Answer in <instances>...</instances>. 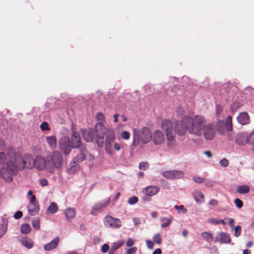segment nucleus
<instances>
[{"label": "nucleus", "mask_w": 254, "mask_h": 254, "mask_svg": "<svg viewBox=\"0 0 254 254\" xmlns=\"http://www.w3.org/2000/svg\"><path fill=\"white\" fill-rule=\"evenodd\" d=\"M201 118L197 117L196 115L191 117L185 116L182 117L180 121L175 123V128L174 125L170 120H164L162 122L161 128L166 133L167 138L169 141L175 139L176 133L179 135H184L187 131L192 135L200 134Z\"/></svg>", "instance_id": "f257e3e1"}, {"label": "nucleus", "mask_w": 254, "mask_h": 254, "mask_svg": "<svg viewBox=\"0 0 254 254\" xmlns=\"http://www.w3.org/2000/svg\"><path fill=\"white\" fill-rule=\"evenodd\" d=\"M14 154V150L12 148L7 149L6 154L0 152V164L2 166L6 164V167L1 169L0 176L8 182L12 181V176L19 170L12 157Z\"/></svg>", "instance_id": "f03ea898"}, {"label": "nucleus", "mask_w": 254, "mask_h": 254, "mask_svg": "<svg viewBox=\"0 0 254 254\" xmlns=\"http://www.w3.org/2000/svg\"><path fill=\"white\" fill-rule=\"evenodd\" d=\"M197 117L201 118V123H200V132L199 134L194 135V136L200 137L203 135L204 138L206 140H212L214 138L216 131L214 125L212 123L207 124L206 119L201 115H196Z\"/></svg>", "instance_id": "7ed1b4c3"}, {"label": "nucleus", "mask_w": 254, "mask_h": 254, "mask_svg": "<svg viewBox=\"0 0 254 254\" xmlns=\"http://www.w3.org/2000/svg\"><path fill=\"white\" fill-rule=\"evenodd\" d=\"M12 157L19 170L24 168L31 169L34 167V160L29 154H26L22 157L19 154L14 151Z\"/></svg>", "instance_id": "20e7f679"}, {"label": "nucleus", "mask_w": 254, "mask_h": 254, "mask_svg": "<svg viewBox=\"0 0 254 254\" xmlns=\"http://www.w3.org/2000/svg\"><path fill=\"white\" fill-rule=\"evenodd\" d=\"M152 138L150 130L148 127H143L140 130L133 129V144L135 145L136 141L137 143L141 142L145 144L149 142Z\"/></svg>", "instance_id": "39448f33"}, {"label": "nucleus", "mask_w": 254, "mask_h": 254, "mask_svg": "<svg viewBox=\"0 0 254 254\" xmlns=\"http://www.w3.org/2000/svg\"><path fill=\"white\" fill-rule=\"evenodd\" d=\"M216 127L218 131L220 134H223L226 131H230L232 130V117L229 116L226 121L219 120L218 121Z\"/></svg>", "instance_id": "423d86ee"}, {"label": "nucleus", "mask_w": 254, "mask_h": 254, "mask_svg": "<svg viewBox=\"0 0 254 254\" xmlns=\"http://www.w3.org/2000/svg\"><path fill=\"white\" fill-rule=\"evenodd\" d=\"M107 136L105 140V148L109 154H113L112 142L116 138L115 131L113 129L109 128L107 129Z\"/></svg>", "instance_id": "0eeeda50"}, {"label": "nucleus", "mask_w": 254, "mask_h": 254, "mask_svg": "<svg viewBox=\"0 0 254 254\" xmlns=\"http://www.w3.org/2000/svg\"><path fill=\"white\" fill-rule=\"evenodd\" d=\"M159 191V188L157 186H149L145 187L142 192L144 195L142 199L145 201H149L151 200V196L156 194Z\"/></svg>", "instance_id": "6e6552de"}, {"label": "nucleus", "mask_w": 254, "mask_h": 254, "mask_svg": "<svg viewBox=\"0 0 254 254\" xmlns=\"http://www.w3.org/2000/svg\"><path fill=\"white\" fill-rule=\"evenodd\" d=\"M34 167L39 170L46 169L49 172L52 171V167L50 162H48V161L46 162L45 159L40 156H38L34 160Z\"/></svg>", "instance_id": "1a4fd4ad"}, {"label": "nucleus", "mask_w": 254, "mask_h": 254, "mask_svg": "<svg viewBox=\"0 0 254 254\" xmlns=\"http://www.w3.org/2000/svg\"><path fill=\"white\" fill-rule=\"evenodd\" d=\"M48 161L52 167L59 168H60L63 164L62 156L61 153L58 151H55L53 152L51 159Z\"/></svg>", "instance_id": "9d476101"}, {"label": "nucleus", "mask_w": 254, "mask_h": 254, "mask_svg": "<svg viewBox=\"0 0 254 254\" xmlns=\"http://www.w3.org/2000/svg\"><path fill=\"white\" fill-rule=\"evenodd\" d=\"M59 148L64 155H68L71 151V144L69 138L64 136L60 138L59 142Z\"/></svg>", "instance_id": "9b49d317"}, {"label": "nucleus", "mask_w": 254, "mask_h": 254, "mask_svg": "<svg viewBox=\"0 0 254 254\" xmlns=\"http://www.w3.org/2000/svg\"><path fill=\"white\" fill-rule=\"evenodd\" d=\"M104 222L106 225H109L112 228H119L121 226V221L120 219L114 218L110 215L104 218Z\"/></svg>", "instance_id": "f8f14e48"}, {"label": "nucleus", "mask_w": 254, "mask_h": 254, "mask_svg": "<svg viewBox=\"0 0 254 254\" xmlns=\"http://www.w3.org/2000/svg\"><path fill=\"white\" fill-rule=\"evenodd\" d=\"M215 241L220 244H229L231 240L229 234L225 232H218L215 237Z\"/></svg>", "instance_id": "ddd939ff"}, {"label": "nucleus", "mask_w": 254, "mask_h": 254, "mask_svg": "<svg viewBox=\"0 0 254 254\" xmlns=\"http://www.w3.org/2000/svg\"><path fill=\"white\" fill-rule=\"evenodd\" d=\"M110 200L108 198L101 202L97 203L94 204L91 211V214L94 215H96L98 212H101L107 207L110 203Z\"/></svg>", "instance_id": "4468645a"}, {"label": "nucleus", "mask_w": 254, "mask_h": 254, "mask_svg": "<svg viewBox=\"0 0 254 254\" xmlns=\"http://www.w3.org/2000/svg\"><path fill=\"white\" fill-rule=\"evenodd\" d=\"M235 142L239 145L245 146L248 144V133L247 132L238 133L235 136Z\"/></svg>", "instance_id": "2eb2a0df"}, {"label": "nucleus", "mask_w": 254, "mask_h": 254, "mask_svg": "<svg viewBox=\"0 0 254 254\" xmlns=\"http://www.w3.org/2000/svg\"><path fill=\"white\" fill-rule=\"evenodd\" d=\"M96 136L99 139H103L106 133H107V129L102 122L97 123L95 126Z\"/></svg>", "instance_id": "dca6fc26"}, {"label": "nucleus", "mask_w": 254, "mask_h": 254, "mask_svg": "<svg viewBox=\"0 0 254 254\" xmlns=\"http://www.w3.org/2000/svg\"><path fill=\"white\" fill-rule=\"evenodd\" d=\"M152 137L154 144L156 145L161 144L165 140V136L163 133L158 129L154 131Z\"/></svg>", "instance_id": "f3484780"}, {"label": "nucleus", "mask_w": 254, "mask_h": 254, "mask_svg": "<svg viewBox=\"0 0 254 254\" xmlns=\"http://www.w3.org/2000/svg\"><path fill=\"white\" fill-rule=\"evenodd\" d=\"M70 143L72 148H76L79 147L81 144V139L79 134L77 132H72Z\"/></svg>", "instance_id": "a211bd4d"}, {"label": "nucleus", "mask_w": 254, "mask_h": 254, "mask_svg": "<svg viewBox=\"0 0 254 254\" xmlns=\"http://www.w3.org/2000/svg\"><path fill=\"white\" fill-rule=\"evenodd\" d=\"M238 122L242 125L249 124L250 120L248 114L246 112H242L237 118Z\"/></svg>", "instance_id": "6ab92c4d"}, {"label": "nucleus", "mask_w": 254, "mask_h": 254, "mask_svg": "<svg viewBox=\"0 0 254 254\" xmlns=\"http://www.w3.org/2000/svg\"><path fill=\"white\" fill-rule=\"evenodd\" d=\"M60 238L59 237H56L50 243L45 245L44 246V249L47 251L55 249L58 246L60 242Z\"/></svg>", "instance_id": "aec40b11"}, {"label": "nucleus", "mask_w": 254, "mask_h": 254, "mask_svg": "<svg viewBox=\"0 0 254 254\" xmlns=\"http://www.w3.org/2000/svg\"><path fill=\"white\" fill-rule=\"evenodd\" d=\"M83 138L87 142H91L93 140L94 135L91 129L81 130Z\"/></svg>", "instance_id": "412c9836"}, {"label": "nucleus", "mask_w": 254, "mask_h": 254, "mask_svg": "<svg viewBox=\"0 0 254 254\" xmlns=\"http://www.w3.org/2000/svg\"><path fill=\"white\" fill-rule=\"evenodd\" d=\"M64 213L66 220L70 221L75 216L76 211L74 208L69 207L64 210Z\"/></svg>", "instance_id": "4be33fe9"}, {"label": "nucleus", "mask_w": 254, "mask_h": 254, "mask_svg": "<svg viewBox=\"0 0 254 254\" xmlns=\"http://www.w3.org/2000/svg\"><path fill=\"white\" fill-rule=\"evenodd\" d=\"M28 210L30 215H36L39 210L38 204L37 203H29L28 206Z\"/></svg>", "instance_id": "5701e85b"}, {"label": "nucleus", "mask_w": 254, "mask_h": 254, "mask_svg": "<svg viewBox=\"0 0 254 254\" xmlns=\"http://www.w3.org/2000/svg\"><path fill=\"white\" fill-rule=\"evenodd\" d=\"M58 210V206L55 202H52L48 208L46 210L47 215L53 214L56 213Z\"/></svg>", "instance_id": "b1692460"}, {"label": "nucleus", "mask_w": 254, "mask_h": 254, "mask_svg": "<svg viewBox=\"0 0 254 254\" xmlns=\"http://www.w3.org/2000/svg\"><path fill=\"white\" fill-rule=\"evenodd\" d=\"M46 140L48 144L52 149H54L57 147V139L55 136H48L46 138Z\"/></svg>", "instance_id": "393cba45"}, {"label": "nucleus", "mask_w": 254, "mask_h": 254, "mask_svg": "<svg viewBox=\"0 0 254 254\" xmlns=\"http://www.w3.org/2000/svg\"><path fill=\"white\" fill-rule=\"evenodd\" d=\"M2 223L0 225V238H1L6 233L7 229V220L3 218L2 220Z\"/></svg>", "instance_id": "a878e982"}, {"label": "nucleus", "mask_w": 254, "mask_h": 254, "mask_svg": "<svg viewBox=\"0 0 254 254\" xmlns=\"http://www.w3.org/2000/svg\"><path fill=\"white\" fill-rule=\"evenodd\" d=\"M21 243L28 249H31L33 247V244L31 240L27 237H24L20 240Z\"/></svg>", "instance_id": "bb28decb"}, {"label": "nucleus", "mask_w": 254, "mask_h": 254, "mask_svg": "<svg viewBox=\"0 0 254 254\" xmlns=\"http://www.w3.org/2000/svg\"><path fill=\"white\" fill-rule=\"evenodd\" d=\"M173 220V217L170 216V217H161L160 221L163 223L161 224L162 228H165L168 227L171 223Z\"/></svg>", "instance_id": "cd10ccee"}, {"label": "nucleus", "mask_w": 254, "mask_h": 254, "mask_svg": "<svg viewBox=\"0 0 254 254\" xmlns=\"http://www.w3.org/2000/svg\"><path fill=\"white\" fill-rule=\"evenodd\" d=\"M201 237L208 243H211L213 239L212 233L208 232H203L201 234Z\"/></svg>", "instance_id": "c85d7f7f"}, {"label": "nucleus", "mask_w": 254, "mask_h": 254, "mask_svg": "<svg viewBox=\"0 0 254 254\" xmlns=\"http://www.w3.org/2000/svg\"><path fill=\"white\" fill-rule=\"evenodd\" d=\"M250 188L247 185L239 186L237 188V191L240 194L248 193L250 191Z\"/></svg>", "instance_id": "c756f323"}, {"label": "nucleus", "mask_w": 254, "mask_h": 254, "mask_svg": "<svg viewBox=\"0 0 254 254\" xmlns=\"http://www.w3.org/2000/svg\"><path fill=\"white\" fill-rule=\"evenodd\" d=\"M172 172L173 180L182 178L184 175V172L182 171L174 170H172Z\"/></svg>", "instance_id": "7c9ffc66"}, {"label": "nucleus", "mask_w": 254, "mask_h": 254, "mask_svg": "<svg viewBox=\"0 0 254 254\" xmlns=\"http://www.w3.org/2000/svg\"><path fill=\"white\" fill-rule=\"evenodd\" d=\"M31 231L30 226L28 224H23L21 227V232L24 234H27Z\"/></svg>", "instance_id": "2f4dec72"}, {"label": "nucleus", "mask_w": 254, "mask_h": 254, "mask_svg": "<svg viewBox=\"0 0 254 254\" xmlns=\"http://www.w3.org/2000/svg\"><path fill=\"white\" fill-rule=\"evenodd\" d=\"M125 243V240H122L118 241L114 243L112 245L111 248H113V250H115V251L120 248L121 247H122Z\"/></svg>", "instance_id": "473e14b6"}, {"label": "nucleus", "mask_w": 254, "mask_h": 254, "mask_svg": "<svg viewBox=\"0 0 254 254\" xmlns=\"http://www.w3.org/2000/svg\"><path fill=\"white\" fill-rule=\"evenodd\" d=\"M32 224L34 229L39 230L40 228V219L38 218H35L33 219Z\"/></svg>", "instance_id": "72a5a7b5"}, {"label": "nucleus", "mask_w": 254, "mask_h": 254, "mask_svg": "<svg viewBox=\"0 0 254 254\" xmlns=\"http://www.w3.org/2000/svg\"><path fill=\"white\" fill-rule=\"evenodd\" d=\"M153 243L160 245L162 243V238L160 234L157 233L153 237Z\"/></svg>", "instance_id": "f704fd0d"}, {"label": "nucleus", "mask_w": 254, "mask_h": 254, "mask_svg": "<svg viewBox=\"0 0 254 254\" xmlns=\"http://www.w3.org/2000/svg\"><path fill=\"white\" fill-rule=\"evenodd\" d=\"M248 144L254 146V130L250 133H248Z\"/></svg>", "instance_id": "c9c22d12"}, {"label": "nucleus", "mask_w": 254, "mask_h": 254, "mask_svg": "<svg viewBox=\"0 0 254 254\" xmlns=\"http://www.w3.org/2000/svg\"><path fill=\"white\" fill-rule=\"evenodd\" d=\"M162 175L166 179L173 180L172 170L164 171Z\"/></svg>", "instance_id": "e433bc0d"}, {"label": "nucleus", "mask_w": 254, "mask_h": 254, "mask_svg": "<svg viewBox=\"0 0 254 254\" xmlns=\"http://www.w3.org/2000/svg\"><path fill=\"white\" fill-rule=\"evenodd\" d=\"M85 156L83 153L79 154L74 159V162H80L82 161L85 159Z\"/></svg>", "instance_id": "4c0bfd02"}, {"label": "nucleus", "mask_w": 254, "mask_h": 254, "mask_svg": "<svg viewBox=\"0 0 254 254\" xmlns=\"http://www.w3.org/2000/svg\"><path fill=\"white\" fill-rule=\"evenodd\" d=\"M138 201L137 197L133 196L128 198L127 202L130 205H134Z\"/></svg>", "instance_id": "58836bf2"}, {"label": "nucleus", "mask_w": 254, "mask_h": 254, "mask_svg": "<svg viewBox=\"0 0 254 254\" xmlns=\"http://www.w3.org/2000/svg\"><path fill=\"white\" fill-rule=\"evenodd\" d=\"M204 197V195L201 192L197 191L194 196V199L196 202H199L200 199H203Z\"/></svg>", "instance_id": "ea45409f"}, {"label": "nucleus", "mask_w": 254, "mask_h": 254, "mask_svg": "<svg viewBox=\"0 0 254 254\" xmlns=\"http://www.w3.org/2000/svg\"><path fill=\"white\" fill-rule=\"evenodd\" d=\"M149 167L148 163L147 162H142L139 163L138 168L140 170H146Z\"/></svg>", "instance_id": "a19ab883"}, {"label": "nucleus", "mask_w": 254, "mask_h": 254, "mask_svg": "<svg viewBox=\"0 0 254 254\" xmlns=\"http://www.w3.org/2000/svg\"><path fill=\"white\" fill-rule=\"evenodd\" d=\"M193 180L196 183L200 184L204 182L205 181V179L200 177L195 176L193 177Z\"/></svg>", "instance_id": "79ce46f5"}, {"label": "nucleus", "mask_w": 254, "mask_h": 254, "mask_svg": "<svg viewBox=\"0 0 254 254\" xmlns=\"http://www.w3.org/2000/svg\"><path fill=\"white\" fill-rule=\"evenodd\" d=\"M174 207L176 209L178 210V212L181 211L184 214L187 212V209L183 205H181L180 206L175 205Z\"/></svg>", "instance_id": "37998d69"}, {"label": "nucleus", "mask_w": 254, "mask_h": 254, "mask_svg": "<svg viewBox=\"0 0 254 254\" xmlns=\"http://www.w3.org/2000/svg\"><path fill=\"white\" fill-rule=\"evenodd\" d=\"M121 136L123 139L127 140L129 138L130 133L127 131H124L121 133Z\"/></svg>", "instance_id": "c03bdc74"}, {"label": "nucleus", "mask_w": 254, "mask_h": 254, "mask_svg": "<svg viewBox=\"0 0 254 254\" xmlns=\"http://www.w3.org/2000/svg\"><path fill=\"white\" fill-rule=\"evenodd\" d=\"M234 231H235L234 236L236 237H238L241 234V227L239 225L237 226L235 228Z\"/></svg>", "instance_id": "a18cd8bd"}, {"label": "nucleus", "mask_w": 254, "mask_h": 254, "mask_svg": "<svg viewBox=\"0 0 254 254\" xmlns=\"http://www.w3.org/2000/svg\"><path fill=\"white\" fill-rule=\"evenodd\" d=\"M219 163L222 167H226L229 165V161L226 158H223L220 160Z\"/></svg>", "instance_id": "49530a36"}, {"label": "nucleus", "mask_w": 254, "mask_h": 254, "mask_svg": "<svg viewBox=\"0 0 254 254\" xmlns=\"http://www.w3.org/2000/svg\"><path fill=\"white\" fill-rule=\"evenodd\" d=\"M234 202H235V204L236 205V206L238 208H241L243 206V201L239 198H236L235 201H234Z\"/></svg>", "instance_id": "de8ad7c7"}, {"label": "nucleus", "mask_w": 254, "mask_h": 254, "mask_svg": "<svg viewBox=\"0 0 254 254\" xmlns=\"http://www.w3.org/2000/svg\"><path fill=\"white\" fill-rule=\"evenodd\" d=\"M222 111V107L220 106L216 105V115L217 118H219L220 116V114Z\"/></svg>", "instance_id": "09e8293b"}, {"label": "nucleus", "mask_w": 254, "mask_h": 254, "mask_svg": "<svg viewBox=\"0 0 254 254\" xmlns=\"http://www.w3.org/2000/svg\"><path fill=\"white\" fill-rule=\"evenodd\" d=\"M79 169V167L77 165L71 166L70 168L67 169V171L69 173H72L76 172Z\"/></svg>", "instance_id": "8fccbe9b"}, {"label": "nucleus", "mask_w": 254, "mask_h": 254, "mask_svg": "<svg viewBox=\"0 0 254 254\" xmlns=\"http://www.w3.org/2000/svg\"><path fill=\"white\" fill-rule=\"evenodd\" d=\"M137 251L136 247H131L127 250L126 254H134Z\"/></svg>", "instance_id": "3c124183"}, {"label": "nucleus", "mask_w": 254, "mask_h": 254, "mask_svg": "<svg viewBox=\"0 0 254 254\" xmlns=\"http://www.w3.org/2000/svg\"><path fill=\"white\" fill-rule=\"evenodd\" d=\"M113 148H114L115 150L119 151L121 150V148H123V147L121 143L118 142H114Z\"/></svg>", "instance_id": "603ef678"}, {"label": "nucleus", "mask_w": 254, "mask_h": 254, "mask_svg": "<svg viewBox=\"0 0 254 254\" xmlns=\"http://www.w3.org/2000/svg\"><path fill=\"white\" fill-rule=\"evenodd\" d=\"M134 244V241L132 238H128L126 242V246L127 247H131Z\"/></svg>", "instance_id": "864d4df0"}, {"label": "nucleus", "mask_w": 254, "mask_h": 254, "mask_svg": "<svg viewBox=\"0 0 254 254\" xmlns=\"http://www.w3.org/2000/svg\"><path fill=\"white\" fill-rule=\"evenodd\" d=\"M40 128L42 130H48L49 129V128L48 127V124L46 122H43L40 125Z\"/></svg>", "instance_id": "5fc2aeb1"}, {"label": "nucleus", "mask_w": 254, "mask_h": 254, "mask_svg": "<svg viewBox=\"0 0 254 254\" xmlns=\"http://www.w3.org/2000/svg\"><path fill=\"white\" fill-rule=\"evenodd\" d=\"M96 119L99 122H102V121H104V116L103 114L101 113H99L96 115Z\"/></svg>", "instance_id": "6e6d98bb"}, {"label": "nucleus", "mask_w": 254, "mask_h": 254, "mask_svg": "<svg viewBox=\"0 0 254 254\" xmlns=\"http://www.w3.org/2000/svg\"><path fill=\"white\" fill-rule=\"evenodd\" d=\"M146 245L148 249H152L154 247V243L150 240H147L146 241Z\"/></svg>", "instance_id": "4d7b16f0"}, {"label": "nucleus", "mask_w": 254, "mask_h": 254, "mask_svg": "<svg viewBox=\"0 0 254 254\" xmlns=\"http://www.w3.org/2000/svg\"><path fill=\"white\" fill-rule=\"evenodd\" d=\"M109 246L108 244H104L102 248H101V251L104 253H105L106 252H108V251L109 250Z\"/></svg>", "instance_id": "13d9d810"}, {"label": "nucleus", "mask_w": 254, "mask_h": 254, "mask_svg": "<svg viewBox=\"0 0 254 254\" xmlns=\"http://www.w3.org/2000/svg\"><path fill=\"white\" fill-rule=\"evenodd\" d=\"M219 219L215 218H211L208 220V222L213 224H219Z\"/></svg>", "instance_id": "bf43d9fd"}, {"label": "nucleus", "mask_w": 254, "mask_h": 254, "mask_svg": "<svg viewBox=\"0 0 254 254\" xmlns=\"http://www.w3.org/2000/svg\"><path fill=\"white\" fill-rule=\"evenodd\" d=\"M22 212L20 211H17L14 215V218L16 219H18L22 217Z\"/></svg>", "instance_id": "052dcab7"}, {"label": "nucleus", "mask_w": 254, "mask_h": 254, "mask_svg": "<svg viewBox=\"0 0 254 254\" xmlns=\"http://www.w3.org/2000/svg\"><path fill=\"white\" fill-rule=\"evenodd\" d=\"M40 185L44 187L48 185V181L46 179H42L40 180Z\"/></svg>", "instance_id": "680f3d73"}, {"label": "nucleus", "mask_w": 254, "mask_h": 254, "mask_svg": "<svg viewBox=\"0 0 254 254\" xmlns=\"http://www.w3.org/2000/svg\"><path fill=\"white\" fill-rule=\"evenodd\" d=\"M177 113L178 115L182 116L184 115V110L182 107H179L177 109Z\"/></svg>", "instance_id": "e2e57ef3"}, {"label": "nucleus", "mask_w": 254, "mask_h": 254, "mask_svg": "<svg viewBox=\"0 0 254 254\" xmlns=\"http://www.w3.org/2000/svg\"><path fill=\"white\" fill-rule=\"evenodd\" d=\"M214 183L211 180H207L205 182V185L207 187L210 188L213 186Z\"/></svg>", "instance_id": "0e129e2a"}, {"label": "nucleus", "mask_w": 254, "mask_h": 254, "mask_svg": "<svg viewBox=\"0 0 254 254\" xmlns=\"http://www.w3.org/2000/svg\"><path fill=\"white\" fill-rule=\"evenodd\" d=\"M209 204L210 205L216 206L218 205V202L217 200H216L215 199H211L209 201Z\"/></svg>", "instance_id": "69168bd1"}, {"label": "nucleus", "mask_w": 254, "mask_h": 254, "mask_svg": "<svg viewBox=\"0 0 254 254\" xmlns=\"http://www.w3.org/2000/svg\"><path fill=\"white\" fill-rule=\"evenodd\" d=\"M133 222L134 223V225L137 226L140 223V220L138 218H133Z\"/></svg>", "instance_id": "338daca9"}, {"label": "nucleus", "mask_w": 254, "mask_h": 254, "mask_svg": "<svg viewBox=\"0 0 254 254\" xmlns=\"http://www.w3.org/2000/svg\"><path fill=\"white\" fill-rule=\"evenodd\" d=\"M203 154L209 158L212 156V154L210 151H205L203 152Z\"/></svg>", "instance_id": "774afa93"}]
</instances>
